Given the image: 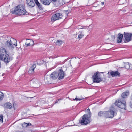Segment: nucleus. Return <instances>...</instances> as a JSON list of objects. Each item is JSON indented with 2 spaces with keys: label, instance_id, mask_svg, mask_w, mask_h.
I'll list each match as a JSON object with an SVG mask.
<instances>
[{
  "label": "nucleus",
  "instance_id": "f257e3e1",
  "mask_svg": "<svg viewBox=\"0 0 132 132\" xmlns=\"http://www.w3.org/2000/svg\"><path fill=\"white\" fill-rule=\"evenodd\" d=\"M25 8L24 5H19L14 8L13 10L12 9L11 12L13 14H17L19 16L27 15Z\"/></svg>",
  "mask_w": 132,
  "mask_h": 132
},
{
  "label": "nucleus",
  "instance_id": "f03ea898",
  "mask_svg": "<svg viewBox=\"0 0 132 132\" xmlns=\"http://www.w3.org/2000/svg\"><path fill=\"white\" fill-rule=\"evenodd\" d=\"M91 116H87L85 114L82 117V118L80 121L81 124L82 125H85L90 123V122Z\"/></svg>",
  "mask_w": 132,
  "mask_h": 132
},
{
  "label": "nucleus",
  "instance_id": "7ed1b4c3",
  "mask_svg": "<svg viewBox=\"0 0 132 132\" xmlns=\"http://www.w3.org/2000/svg\"><path fill=\"white\" fill-rule=\"evenodd\" d=\"M103 73L100 72L98 71L95 73L92 77V78L93 79V82H94L99 83L103 81V80L100 76V73Z\"/></svg>",
  "mask_w": 132,
  "mask_h": 132
},
{
  "label": "nucleus",
  "instance_id": "20e7f679",
  "mask_svg": "<svg viewBox=\"0 0 132 132\" xmlns=\"http://www.w3.org/2000/svg\"><path fill=\"white\" fill-rule=\"evenodd\" d=\"M125 99L119 100L116 101L115 102V105L118 107L123 109H125L126 104H125Z\"/></svg>",
  "mask_w": 132,
  "mask_h": 132
},
{
  "label": "nucleus",
  "instance_id": "39448f33",
  "mask_svg": "<svg viewBox=\"0 0 132 132\" xmlns=\"http://www.w3.org/2000/svg\"><path fill=\"white\" fill-rule=\"evenodd\" d=\"M109 113L108 111H100L98 113V115L100 117H103L105 118H112L113 117V115L112 114L109 116Z\"/></svg>",
  "mask_w": 132,
  "mask_h": 132
},
{
  "label": "nucleus",
  "instance_id": "423d86ee",
  "mask_svg": "<svg viewBox=\"0 0 132 132\" xmlns=\"http://www.w3.org/2000/svg\"><path fill=\"white\" fill-rule=\"evenodd\" d=\"M62 17V14L57 13L53 14L51 18V21L52 22H54L55 21L61 19Z\"/></svg>",
  "mask_w": 132,
  "mask_h": 132
},
{
  "label": "nucleus",
  "instance_id": "0eeeda50",
  "mask_svg": "<svg viewBox=\"0 0 132 132\" xmlns=\"http://www.w3.org/2000/svg\"><path fill=\"white\" fill-rule=\"evenodd\" d=\"M125 37L124 42L127 43L131 40L132 38V34L124 32Z\"/></svg>",
  "mask_w": 132,
  "mask_h": 132
},
{
  "label": "nucleus",
  "instance_id": "6e6552de",
  "mask_svg": "<svg viewBox=\"0 0 132 132\" xmlns=\"http://www.w3.org/2000/svg\"><path fill=\"white\" fill-rule=\"evenodd\" d=\"M57 72L58 76V79L59 80L62 79L64 78V74L62 70L61 69H59Z\"/></svg>",
  "mask_w": 132,
  "mask_h": 132
},
{
  "label": "nucleus",
  "instance_id": "1a4fd4ad",
  "mask_svg": "<svg viewBox=\"0 0 132 132\" xmlns=\"http://www.w3.org/2000/svg\"><path fill=\"white\" fill-rule=\"evenodd\" d=\"M26 3L27 6L32 8L35 6V4L33 0H26Z\"/></svg>",
  "mask_w": 132,
  "mask_h": 132
},
{
  "label": "nucleus",
  "instance_id": "9d476101",
  "mask_svg": "<svg viewBox=\"0 0 132 132\" xmlns=\"http://www.w3.org/2000/svg\"><path fill=\"white\" fill-rule=\"evenodd\" d=\"M116 110L114 106H112L110 108L108 111L109 113V116L112 114L113 115V117L116 114L115 111Z\"/></svg>",
  "mask_w": 132,
  "mask_h": 132
},
{
  "label": "nucleus",
  "instance_id": "9b49d317",
  "mask_svg": "<svg viewBox=\"0 0 132 132\" xmlns=\"http://www.w3.org/2000/svg\"><path fill=\"white\" fill-rule=\"evenodd\" d=\"M110 73L111 76L112 77H119L120 76V73L118 71H112L110 72H108V74Z\"/></svg>",
  "mask_w": 132,
  "mask_h": 132
},
{
  "label": "nucleus",
  "instance_id": "f8f14e48",
  "mask_svg": "<svg viewBox=\"0 0 132 132\" xmlns=\"http://www.w3.org/2000/svg\"><path fill=\"white\" fill-rule=\"evenodd\" d=\"M6 45L10 48H14V46H16V45H15V44L12 43L11 42V39L10 41H7L6 42Z\"/></svg>",
  "mask_w": 132,
  "mask_h": 132
},
{
  "label": "nucleus",
  "instance_id": "ddd939ff",
  "mask_svg": "<svg viewBox=\"0 0 132 132\" xmlns=\"http://www.w3.org/2000/svg\"><path fill=\"white\" fill-rule=\"evenodd\" d=\"M51 78L53 80H55L58 77L57 72L54 71L50 75Z\"/></svg>",
  "mask_w": 132,
  "mask_h": 132
},
{
  "label": "nucleus",
  "instance_id": "4468645a",
  "mask_svg": "<svg viewBox=\"0 0 132 132\" xmlns=\"http://www.w3.org/2000/svg\"><path fill=\"white\" fill-rule=\"evenodd\" d=\"M118 37L117 38V42L118 43H120L121 42L123 38V35L120 33H119L118 35Z\"/></svg>",
  "mask_w": 132,
  "mask_h": 132
},
{
  "label": "nucleus",
  "instance_id": "2eb2a0df",
  "mask_svg": "<svg viewBox=\"0 0 132 132\" xmlns=\"http://www.w3.org/2000/svg\"><path fill=\"white\" fill-rule=\"evenodd\" d=\"M41 2L45 5H50L51 2V0H40Z\"/></svg>",
  "mask_w": 132,
  "mask_h": 132
},
{
  "label": "nucleus",
  "instance_id": "dca6fc26",
  "mask_svg": "<svg viewBox=\"0 0 132 132\" xmlns=\"http://www.w3.org/2000/svg\"><path fill=\"white\" fill-rule=\"evenodd\" d=\"M36 67V66L35 64H34L29 69L28 71L29 73L31 74H33L34 72V69Z\"/></svg>",
  "mask_w": 132,
  "mask_h": 132
},
{
  "label": "nucleus",
  "instance_id": "f3484780",
  "mask_svg": "<svg viewBox=\"0 0 132 132\" xmlns=\"http://www.w3.org/2000/svg\"><path fill=\"white\" fill-rule=\"evenodd\" d=\"M129 91L127 90L125 92L121 94V96L122 98V99H123L125 98H126L129 95Z\"/></svg>",
  "mask_w": 132,
  "mask_h": 132
},
{
  "label": "nucleus",
  "instance_id": "a211bd4d",
  "mask_svg": "<svg viewBox=\"0 0 132 132\" xmlns=\"http://www.w3.org/2000/svg\"><path fill=\"white\" fill-rule=\"evenodd\" d=\"M36 5L38 7L39 9L41 10H43V7L42 5L40 4L39 2H38V0H34Z\"/></svg>",
  "mask_w": 132,
  "mask_h": 132
},
{
  "label": "nucleus",
  "instance_id": "6ab92c4d",
  "mask_svg": "<svg viewBox=\"0 0 132 132\" xmlns=\"http://www.w3.org/2000/svg\"><path fill=\"white\" fill-rule=\"evenodd\" d=\"M27 42L29 43L31 45H30L32 46L34 44V41L32 39H27L26 41V44Z\"/></svg>",
  "mask_w": 132,
  "mask_h": 132
},
{
  "label": "nucleus",
  "instance_id": "aec40b11",
  "mask_svg": "<svg viewBox=\"0 0 132 132\" xmlns=\"http://www.w3.org/2000/svg\"><path fill=\"white\" fill-rule=\"evenodd\" d=\"M6 108L8 109H10L12 108V106L11 104L9 102L7 103L6 104Z\"/></svg>",
  "mask_w": 132,
  "mask_h": 132
},
{
  "label": "nucleus",
  "instance_id": "412c9836",
  "mask_svg": "<svg viewBox=\"0 0 132 132\" xmlns=\"http://www.w3.org/2000/svg\"><path fill=\"white\" fill-rule=\"evenodd\" d=\"M130 64L129 63H127L125 64L124 67L126 69H130Z\"/></svg>",
  "mask_w": 132,
  "mask_h": 132
},
{
  "label": "nucleus",
  "instance_id": "4be33fe9",
  "mask_svg": "<svg viewBox=\"0 0 132 132\" xmlns=\"http://www.w3.org/2000/svg\"><path fill=\"white\" fill-rule=\"evenodd\" d=\"M62 41L61 40H57L56 43V44L57 46H60L62 44Z\"/></svg>",
  "mask_w": 132,
  "mask_h": 132
},
{
  "label": "nucleus",
  "instance_id": "5701e85b",
  "mask_svg": "<svg viewBox=\"0 0 132 132\" xmlns=\"http://www.w3.org/2000/svg\"><path fill=\"white\" fill-rule=\"evenodd\" d=\"M86 111L87 112V114H87V116H91V113L90 112V109L89 108H88L86 110Z\"/></svg>",
  "mask_w": 132,
  "mask_h": 132
},
{
  "label": "nucleus",
  "instance_id": "b1692460",
  "mask_svg": "<svg viewBox=\"0 0 132 132\" xmlns=\"http://www.w3.org/2000/svg\"><path fill=\"white\" fill-rule=\"evenodd\" d=\"M4 97L3 93L1 92H0V101L2 100Z\"/></svg>",
  "mask_w": 132,
  "mask_h": 132
},
{
  "label": "nucleus",
  "instance_id": "393cba45",
  "mask_svg": "<svg viewBox=\"0 0 132 132\" xmlns=\"http://www.w3.org/2000/svg\"><path fill=\"white\" fill-rule=\"evenodd\" d=\"M22 127L25 128L28 126L27 123L25 122H24L22 124Z\"/></svg>",
  "mask_w": 132,
  "mask_h": 132
},
{
  "label": "nucleus",
  "instance_id": "a878e982",
  "mask_svg": "<svg viewBox=\"0 0 132 132\" xmlns=\"http://www.w3.org/2000/svg\"><path fill=\"white\" fill-rule=\"evenodd\" d=\"M84 35L82 34H79L78 36V39L79 40H80L83 36Z\"/></svg>",
  "mask_w": 132,
  "mask_h": 132
},
{
  "label": "nucleus",
  "instance_id": "bb28decb",
  "mask_svg": "<svg viewBox=\"0 0 132 132\" xmlns=\"http://www.w3.org/2000/svg\"><path fill=\"white\" fill-rule=\"evenodd\" d=\"M86 27L83 26H77V28L78 29H82L84 28L85 27Z\"/></svg>",
  "mask_w": 132,
  "mask_h": 132
},
{
  "label": "nucleus",
  "instance_id": "cd10ccee",
  "mask_svg": "<svg viewBox=\"0 0 132 132\" xmlns=\"http://www.w3.org/2000/svg\"><path fill=\"white\" fill-rule=\"evenodd\" d=\"M3 116L2 115H0V122H3Z\"/></svg>",
  "mask_w": 132,
  "mask_h": 132
},
{
  "label": "nucleus",
  "instance_id": "c85d7f7f",
  "mask_svg": "<svg viewBox=\"0 0 132 132\" xmlns=\"http://www.w3.org/2000/svg\"><path fill=\"white\" fill-rule=\"evenodd\" d=\"M31 81L33 83H36L37 82V81L36 79H32L31 80Z\"/></svg>",
  "mask_w": 132,
  "mask_h": 132
},
{
  "label": "nucleus",
  "instance_id": "c756f323",
  "mask_svg": "<svg viewBox=\"0 0 132 132\" xmlns=\"http://www.w3.org/2000/svg\"><path fill=\"white\" fill-rule=\"evenodd\" d=\"M82 99H80V98H77V96H76V98L75 99H73L74 100H76V101L81 100Z\"/></svg>",
  "mask_w": 132,
  "mask_h": 132
},
{
  "label": "nucleus",
  "instance_id": "7c9ffc66",
  "mask_svg": "<svg viewBox=\"0 0 132 132\" xmlns=\"http://www.w3.org/2000/svg\"><path fill=\"white\" fill-rule=\"evenodd\" d=\"M28 43L27 44H26V47L28 46H32V45H30L31 44H30V43L29 42H27Z\"/></svg>",
  "mask_w": 132,
  "mask_h": 132
},
{
  "label": "nucleus",
  "instance_id": "2f4dec72",
  "mask_svg": "<svg viewBox=\"0 0 132 132\" xmlns=\"http://www.w3.org/2000/svg\"><path fill=\"white\" fill-rule=\"evenodd\" d=\"M130 107L132 108V99H131V101H130Z\"/></svg>",
  "mask_w": 132,
  "mask_h": 132
},
{
  "label": "nucleus",
  "instance_id": "473e14b6",
  "mask_svg": "<svg viewBox=\"0 0 132 132\" xmlns=\"http://www.w3.org/2000/svg\"><path fill=\"white\" fill-rule=\"evenodd\" d=\"M130 69L132 70V64H130Z\"/></svg>",
  "mask_w": 132,
  "mask_h": 132
},
{
  "label": "nucleus",
  "instance_id": "72a5a7b5",
  "mask_svg": "<svg viewBox=\"0 0 132 132\" xmlns=\"http://www.w3.org/2000/svg\"><path fill=\"white\" fill-rule=\"evenodd\" d=\"M104 2H102L101 3V4L102 5H103L104 4Z\"/></svg>",
  "mask_w": 132,
  "mask_h": 132
},
{
  "label": "nucleus",
  "instance_id": "f704fd0d",
  "mask_svg": "<svg viewBox=\"0 0 132 132\" xmlns=\"http://www.w3.org/2000/svg\"><path fill=\"white\" fill-rule=\"evenodd\" d=\"M28 126H30L32 125L30 123H27Z\"/></svg>",
  "mask_w": 132,
  "mask_h": 132
},
{
  "label": "nucleus",
  "instance_id": "c9c22d12",
  "mask_svg": "<svg viewBox=\"0 0 132 132\" xmlns=\"http://www.w3.org/2000/svg\"><path fill=\"white\" fill-rule=\"evenodd\" d=\"M52 1L54 2H56L57 0H51Z\"/></svg>",
  "mask_w": 132,
  "mask_h": 132
},
{
  "label": "nucleus",
  "instance_id": "e433bc0d",
  "mask_svg": "<svg viewBox=\"0 0 132 132\" xmlns=\"http://www.w3.org/2000/svg\"><path fill=\"white\" fill-rule=\"evenodd\" d=\"M15 132H24L23 131H16Z\"/></svg>",
  "mask_w": 132,
  "mask_h": 132
},
{
  "label": "nucleus",
  "instance_id": "4c0bfd02",
  "mask_svg": "<svg viewBox=\"0 0 132 132\" xmlns=\"http://www.w3.org/2000/svg\"><path fill=\"white\" fill-rule=\"evenodd\" d=\"M59 99L56 102H55V103H57V101H59Z\"/></svg>",
  "mask_w": 132,
  "mask_h": 132
},
{
  "label": "nucleus",
  "instance_id": "58836bf2",
  "mask_svg": "<svg viewBox=\"0 0 132 132\" xmlns=\"http://www.w3.org/2000/svg\"><path fill=\"white\" fill-rule=\"evenodd\" d=\"M113 36L114 39H115V36Z\"/></svg>",
  "mask_w": 132,
  "mask_h": 132
},
{
  "label": "nucleus",
  "instance_id": "ea45409f",
  "mask_svg": "<svg viewBox=\"0 0 132 132\" xmlns=\"http://www.w3.org/2000/svg\"><path fill=\"white\" fill-rule=\"evenodd\" d=\"M15 41H16V40H15Z\"/></svg>",
  "mask_w": 132,
  "mask_h": 132
},
{
  "label": "nucleus",
  "instance_id": "a19ab883",
  "mask_svg": "<svg viewBox=\"0 0 132 132\" xmlns=\"http://www.w3.org/2000/svg\"><path fill=\"white\" fill-rule=\"evenodd\" d=\"M12 39H13V40H14V39H13V38H12Z\"/></svg>",
  "mask_w": 132,
  "mask_h": 132
},
{
  "label": "nucleus",
  "instance_id": "79ce46f5",
  "mask_svg": "<svg viewBox=\"0 0 132 132\" xmlns=\"http://www.w3.org/2000/svg\"><path fill=\"white\" fill-rule=\"evenodd\" d=\"M1 64H0V66H1ZM1 67H0V68Z\"/></svg>",
  "mask_w": 132,
  "mask_h": 132
}]
</instances>
